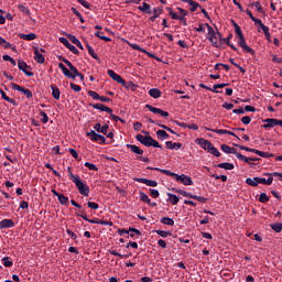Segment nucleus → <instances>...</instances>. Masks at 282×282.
<instances>
[{"label":"nucleus","mask_w":282,"mask_h":282,"mask_svg":"<svg viewBox=\"0 0 282 282\" xmlns=\"http://www.w3.org/2000/svg\"><path fill=\"white\" fill-rule=\"evenodd\" d=\"M67 39L70 41V43L76 45V47H78L79 50H85V47H83V43H80V40H78L76 35L68 34Z\"/></svg>","instance_id":"19"},{"label":"nucleus","mask_w":282,"mask_h":282,"mask_svg":"<svg viewBox=\"0 0 282 282\" xmlns=\"http://www.w3.org/2000/svg\"><path fill=\"white\" fill-rule=\"evenodd\" d=\"M77 1L80 3V6H83L87 10H91V3H89L87 0H77Z\"/></svg>","instance_id":"63"},{"label":"nucleus","mask_w":282,"mask_h":282,"mask_svg":"<svg viewBox=\"0 0 282 282\" xmlns=\"http://www.w3.org/2000/svg\"><path fill=\"white\" fill-rule=\"evenodd\" d=\"M262 122H265V124L262 126L263 129H274V127H276V119L274 118L264 119Z\"/></svg>","instance_id":"16"},{"label":"nucleus","mask_w":282,"mask_h":282,"mask_svg":"<svg viewBox=\"0 0 282 282\" xmlns=\"http://www.w3.org/2000/svg\"><path fill=\"white\" fill-rule=\"evenodd\" d=\"M58 67L63 72L64 76H66V78H70L72 80H74V75L67 67H65V64L59 63Z\"/></svg>","instance_id":"20"},{"label":"nucleus","mask_w":282,"mask_h":282,"mask_svg":"<svg viewBox=\"0 0 282 282\" xmlns=\"http://www.w3.org/2000/svg\"><path fill=\"white\" fill-rule=\"evenodd\" d=\"M87 138H90L93 142H98L99 144H105L107 142V139L105 135L97 133L96 131L91 130L86 133Z\"/></svg>","instance_id":"4"},{"label":"nucleus","mask_w":282,"mask_h":282,"mask_svg":"<svg viewBox=\"0 0 282 282\" xmlns=\"http://www.w3.org/2000/svg\"><path fill=\"white\" fill-rule=\"evenodd\" d=\"M166 149L170 151H173L175 149L176 151L182 149V143H173V141H166L165 142Z\"/></svg>","instance_id":"28"},{"label":"nucleus","mask_w":282,"mask_h":282,"mask_svg":"<svg viewBox=\"0 0 282 282\" xmlns=\"http://www.w3.org/2000/svg\"><path fill=\"white\" fill-rule=\"evenodd\" d=\"M0 45L4 50H10V47H12V44H10V42L6 41V39H3L2 36H0Z\"/></svg>","instance_id":"45"},{"label":"nucleus","mask_w":282,"mask_h":282,"mask_svg":"<svg viewBox=\"0 0 282 282\" xmlns=\"http://www.w3.org/2000/svg\"><path fill=\"white\" fill-rule=\"evenodd\" d=\"M34 61L39 63V65H43V63H45V48L39 47V46H34Z\"/></svg>","instance_id":"2"},{"label":"nucleus","mask_w":282,"mask_h":282,"mask_svg":"<svg viewBox=\"0 0 282 282\" xmlns=\"http://www.w3.org/2000/svg\"><path fill=\"white\" fill-rule=\"evenodd\" d=\"M18 67L20 72H23V74H25V76H30V77L34 76V73L28 70V69H32V67H30L28 63H25L24 61L19 59Z\"/></svg>","instance_id":"7"},{"label":"nucleus","mask_w":282,"mask_h":282,"mask_svg":"<svg viewBox=\"0 0 282 282\" xmlns=\"http://www.w3.org/2000/svg\"><path fill=\"white\" fill-rule=\"evenodd\" d=\"M176 182H180L184 186H193V178L191 176L185 175V174H176Z\"/></svg>","instance_id":"5"},{"label":"nucleus","mask_w":282,"mask_h":282,"mask_svg":"<svg viewBox=\"0 0 282 282\" xmlns=\"http://www.w3.org/2000/svg\"><path fill=\"white\" fill-rule=\"evenodd\" d=\"M107 74L108 76H110V78H112V80H115V83H119V85L127 86V82L124 80V78H122V76L118 75L116 72L108 69Z\"/></svg>","instance_id":"8"},{"label":"nucleus","mask_w":282,"mask_h":282,"mask_svg":"<svg viewBox=\"0 0 282 282\" xmlns=\"http://www.w3.org/2000/svg\"><path fill=\"white\" fill-rule=\"evenodd\" d=\"M150 195L153 199H158V197H160V192L158 189L150 188Z\"/></svg>","instance_id":"64"},{"label":"nucleus","mask_w":282,"mask_h":282,"mask_svg":"<svg viewBox=\"0 0 282 282\" xmlns=\"http://www.w3.org/2000/svg\"><path fill=\"white\" fill-rule=\"evenodd\" d=\"M251 6H252L253 8H256V9H257V12H260V14H263V13H264L263 7L261 6V2L256 1V2L251 3Z\"/></svg>","instance_id":"50"},{"label":"nucleus","mask_w":282,"mask_h":282,"mask_svg":"<svg viewBox=\"0 0 282 282\" xmlns=\"http://www.w3.org/2000/svg\"><path fill=\"white\" fill-rule=\"evenodd\" d=\"M109 118H110V120H113L115 122H122V124H124L127 121H124V119H122V118H120V117H118V116H116V115H113V113H111L110 112V116H109Z\"/></svg>","instance_id":"56"},{"label":"nucleus","mask_w":282,"mask_h":282,"mask_svg":"<svg viewBox=\"0 0 282 282\" xmlns=\"http://www.w3.org/2000/svg\"><path fill=\"white\" fill-rule=\"evenodd\" d=\"M162 12H164V8H154L153 15L149 18V21L155 23V19H160V14H162Z\"/></svg>","instance_id":"18"},{"label":"nucleus","mask_w":282,"mask_h":282,"mask_svg":"<svg viewBox=\"0 0 282 282\" xmlns=\"http://www.w3.org/2000/svg\"><path fill=\"white\" fill-rule=\"evenodd\" d=\"M72 182L75 184L76 188L79 192V195H83L84 197H89V187L87 184L83 183L80 180V176L78 175H72Z\"/></svg>","instance_id":"1"},{"label":"nucleus","mask_w":282,"mask_h":282,"mask_svg":"<svg viewBox=\"0 0 282 282\" xmlns=\"http://www.w3.org/2000/svg\"><path fill=\"white\" fill-rule=\"evenodd\" d=\"M156 135L158 138H160V140H169L170 138L169 133L165 130H158Z\"/></svg>","instance_id":"37"},{"label":"nucleus","mask_w":282,"mask_h":282,"mask_svg":"<svg viewBox=\"0 0 282 282\" xmlns=\"http://www.w3.org/2000/svg\"><path fill=\"white\" fill-rule=\"evenodd\" d=\"M185 3H188V6H191V9H189L191 12H196L197 8H202V6H199V3H197L194 0H186Z\"/></svg>","instance_id":"33"},{"label":"nucleus","mask_w":282,"mask_h":282,"mask_svg":"<svg viewBox=\"0 0 282 282\" xmlns=\"http://www.w3.org/2000/svg\"><path fill=\"white\" fill-rule=\"evenodd\" d=\"M127 149H130L132 153H135L137 155H144V150L140 149L138 145L133 144H127Z\"/></svg>","instance_id":"23"},{"label":"nucleus","mask_w":282,"mask_h":282,"mask_svg":"<svg viewBox=\"0 0 282 282\" xmlns=\"http://www.w3.org/2000/svg\"><path fill=\"white\" fill-rule=\"evenodd\" d=\"M246 184H248V186H259V183L254 180V177L253 178L248 177L246 180Z\"/></svg>","instance_id":"61"},{"label":"nucleus","mask_w":282,"mask_h":282,"mask_svg":"<svg viewBox=\"0 0 282 282\" xmlns=\"http://www.w3.org/2000/svg\"><path fill=\"white\" fill-rule=\"evenodd\" d=\"M128 235L131 237V239H138L139 237L142 236V232L140 229H135L134 227H130Z\"/></svg>","instance_id":"22"},{"label":"nucleus","mask_w":282,"mask_h":282,"mask_svg":"<svg viewBox=\"0 0 282 282\" xmlns=\"http://www.w3.org/2000/svg\"><path fill=\"white\" fill-rule=\"evenodd\" d=\"M171 18L174 20V21H181V23L186 28V25H188V22L186 20V18L184 17H180L177 15V13L175 12H172L171 13Z\"/></svg>","instance_id":"24"},{"label":"nucleus","mask_w":282,"mask_h":282,"mask_svg":"<svg viewBox=\"0 0 282 282\" xmlns=\"http://www.w3.org/2000/svg\"><path fill=\"white\" fill-rule=\"evenodd\" d=\"M139 197L141 202H144L145 204H151V198H149V195H147L144 192H140Z\"/></svg>","instance_id":"41"},{"label":"nucleus","mask_w":282,"mask_h":282,"mask_svg":"<svg viewBox=\"0 0 282 282\" xmlns=\"http://www.w3.org/2000/svg\"><path fill=\"white\" fill-rule=\"evenodd\" d=\"M68 152L70 153V155H73L74 159L77 160V162H80V158L78 156V152L75 149L70 148L68 150Z\"/></svg>","instance_id":"62"},{"label":"nucleus","mask_w":282,"mask_h":282,"mask_svg":"<svg viewBox=\"0 0 282 282\" xmlns=\"http://www.w3.org/2000/svg\"><path fill=\"white\" fill-rule=\"evenodd\" d=\"M68 69H70V74L74 76V80H76V77L80 76V72H78V68H76L74 64H68Z\"/></svg>","instance_id":"35"},{"label":"nucleus","mask_w":282,"mask_h":282,"mask_svg":"<svg viewBox=\"0 0 282 282\" xmlns=\"http://www.w3.org/2000/svg\"><path fill=\"white\" fill-rule=\"evenodd\" d=\"M196 144H199L205 151H210L213 143L204 138L196 139Z\"/></svg>","instance_id":"12"},{"label":"nucleus","mask_w":282,"mask_h":282,"mask_svg":"<svg viewBox=\"0 0 282 282\" xmlns=\"http://www.w3.org/2000/svg\"><path fill=\"white\" fill-rule=\"evenodd\" d=\"M174 193H178V195H183V197H189V199H193V194L188 193L183 189H174Z\"/></svg>","instance_id":"46"},{"label":"nucleus","mask_w":282,"mask_h":282,"mask_svg":"<svg viewBox=\"0 0 282 282\" xmlns=\"http://www.w3.org/2000/svg\"><path fill=\"white\" fill-rule=\"evenodd\" d=\"M232 23H234V28L237 36L238 37L243 36V31H241V26H239V24H237L235 21Z\"/></svg>","instance_id":"54"},{"label":"nucleus","mask_w":282,"mask_h":282,"mask_svg":"<svg viewBox=\"0 0 282 282\" xmlns=\"http://www.w3.org/2000/svg\"><path fill=\"white\" fill-rule=\"evenodd\" d=\"M109 252H110L113 257H120V259H127V258L131 257V253L122 254V253H119L118 251H116V250H113V249H110Z\"/></svg>","instance_id":"40"},{"label":"nucleus","mask_w":282,"mask_h":282,"mask_svg":"<svg viewBox=\"0 0 282 282\" xmlns=\"http://www.w3.org/2000/svg\"><path fill=\"white\" fill-rule=\"evenodd\" d=\"M100 34H104L102 32L100 31H97L95 33V36H97L98 39H100L101 41H106V43H109V41H111V37H107L105 35H100Z\"/></svg>","instance_id":"55"},{"label":"nucleus","mask_w":282,"mask_h":282,"mask_svg":"<svg viewBox=\"0 0 282 282\" xmlns=\"http://www.w3.org/2000/svg\"><path fill=\"white\" fill-rule=\"evenodd\" d=\"M84 166H86V169H88L89 171H98V166H96V164L94 163L85 162Z\"/></svg>","instance_id":"59"},{"label":"nucleus","mask_w":282,"mask_h":282,"mask_svg":"<svg viewBox=\"0 0 282 282\" xmlns=\"http://www.w3.org/2000/svg\"><path fill=\"white\" fill-rule=\"evenodd\" d=\"M161 224H164L165 226H175V220L170 217H163L161 218Z\"/></svg>","instance_id":"39"},{"label":"nucleus","mask_w":282,"mask_h":282,"mask_svg":"<svg viewBox=\"0 0 282 282\" xmlns=\"http://www.w3.org/2000/svg\"><path fill=\"white\" fill-rule=\"evenodd\" d=\"M259 202H260L261 204H265V202H270V197H268V194L261 193V194H260V197H259Z\"/></svg>","instance_id":"60"},{"label":"nucleus","mask_w":282,"mask_h":282,"mask_svg":"<svg viewBox=\"0 0 282 282\" xmlns=\"http://www.w3.org/2000/svg\"><path fill=\"white\" fill-rule=\"evenodd\" d=\"M86 47L88 50L89 56H91V58H94L95 61L100 62V57H98V54H96V52L94 51V47H91V45L89 44H86Z\"/></svg>","instance_id":"31"},{"label":"nucleus","mask_w":282,"mask_h":282,"mask_svg":"<svg viewBox=\"0 0 282 282\" xmlns=\"http://www.w3.org/2000/svg\"><path fill=\"white\" fill-rule=\"evenodd\" d=\"M59 43L65 45V47H67V50H69V52H73V54H79L78 48H76V46H74L72 43H69V40H67L66 37H59Z\"/></svg>","instance_id":"10"},{"label":"nucleus","mask_w":282,"mask_h":282,"mask_svg":"<svg viewBox=\"0 0 282 282\" xmlns=\"http://www.w3.org/2000/svg\"><path fill=\"white\" fill-rule=\"evenodd\" d=\"M6 228H14V220L4 218L0 221V230H6Z\"/></svg>","instance_id":"14"},{"label":"nucleus","mask_w":282,"mask_h":282,"mask_svg":"<svg viewBox=\"0 0 282 282\" xmlns=\"http://www.w3.org/2000/svg\"><path fill=\"white\" fill-rule=\"evenodd\" d=\"M138 10H140V12H144V14H152L151 4L147 2H143L142 6L138 7Z\"/></svg>","instance_id":"25"},{"label":"nucleus","mask_w":282,"mask_h":282,"mask_svg":"<svg viewBox=\"0 0 282 282\" xmlns=\"http://www.w3.org/2000/svg\"><path fill=\"white\" fill-rule=\"evenodd\" d=\"M155 234L159 235V237H162L163 239H166V237H171V231H165V230H155Z\"/></svg>","instance_id":"44"},{"label":"nucleus","mask_w":282,"mask_h":282,"mask_svg":"<svg viewBox=\"0 0 282 282\" xmlns=\"http://www.w3.org/2000/svg\"><path fill=\"white\" fill-rule=\"evenodd\" d=\"M133 181L139 182V184H145V186H152V187L158 186V181H153V180L137 177V178H133Z\"/></svg>","instance_id":"13"},{"label":"nucleus","mask_w":282,"mask_h":282,"mask_svg":"<svg viewBox=\"0 0 282 282\" xmlns=\"http://www.w3.org/2000/svg\"><path fill=\"white\" fill-rule=\"evenodd\" d=\"M237 158L241 161V162H246V164H250L252 162L251 158L245 156L241 153L237 154Z\"/></svg>","instance_id":"47"},{"label":"nucleus","mask_w":282,"mask_h":282,"mask_svg":"<svg viewBox=\"0 0 282 282\" xmlns=\"http://www.w3.org/2000/svg\"><path fill=\"white\" fill-rule=\"evenodd\" d=\"M52 194L58 198L59 204H62V206H67V204H69V198L58 192H56V189H52Z\"/></svg>","instance_id":"11"},{"label":"nucleus","mask_w":282,"mask_h":282,"mask_svg":"<svg viewBox=\"0 0 282 282\" xmlns=\"http://www.w3.org/2000/svg\"><path fill=\"white\" fill-rule=\"evenodd\" d=\"M40 116L42 117V122L44 124H47V122L50 121V117H47V113L43 110H40Z\"/></svg>","instance_id":"57"},{"label":"nucleus","mask_w":282,"mask_h":282,"mask_svg":"<svg viewBox=\"0 0 282 282\" xmlns=\"http://www.w3.org/2000/svg\"><path fill=\"white\" fill-rule=\"evenodd\" d=\"M18 10H20V12H23V14H28V17H30V9L24 4H18Z\"/></svg>","instance_id":"53"},{"label":"nucleus","mask_w":282,"mask_h":282,"mask_svg":"<svg viewBox=\"0 0 282 282\" xmlns=\"http://www.w3.org/2000/svg\"><path fill=\"white\" fill-rule=\"evenodd\" d=\"M254 24L258 25V28H260L262 32H265V30L270 29L265 24H263V22L260 19L254 20Z\"/></svg>","instance_id":"51"},{"label":"nucleus","mask_w":282,"mask_h":282,"mask_svg":"<svg viewBox=\"0 0 282 282\" xmlns=\"http://www.w3.org/2000/svg\"><path fill=\"white\" fill-rule=\"evenodd\" d=\"M232 39V34H229L228 37L223 39L221 41L226 43V45H228V47H230L231 50H234V52H239V48H237V46H235V44L230 43V40Z\"/></svg>","instance_id":"29"},{"label":"nucleus","mask_w":282,"mask_h":282,"mask_svg":"<svg viewBox=\"0 0 282 282\" xmlns=\"http://www.w3.org/2000/svg\"><path fill=\"white\" fill-rule=\"evenodd\" d=\"M159 173H163V175H167L169 177H174L175 180L177 177V174H175L174 172H171V170L159 169Z\"/></svg>","instance_id":"43"},{"label":"nucleus","mask_w":282,"mask_h":282,"mask_svg":"<svg viewBox=\"0 0 282 282\" xmlns=\"http://www.w3.org/2000/svg\"><path fill=\"white\" fill-rule=\"evenodd\" d=\"M51 89H52L53 98H55V100H59V98H61V89H58L56 85H51Z\"/></svg>","instance_id":"30"},{"label":"nucleus","mask_w":282,"mask_h":282,"mask_svg":"<svg viewBox=\"0 0 282 282\" xmlns=\"http://www.w3.org/2000/svg\"><path fill=\"white\" fill-rule=\"evenodd\" d=\"M0 96H1L2 100H6V102H10L11 105H13V107H17V105H18L17 100L8 97L6 91H3V89H1V88H0Z\"/></svg>","instance_id":"21"},{"label":"nucleus","mask_w":282,"mask_h":282,"mask_svg":"<svg viewBox=\"0 0 282 282\" xmlns=\"http://www.w3.org/2000/svg\"><path fill=\"white\" fill-rule=\"evenodd\" d=\"M149 147H154V149H163L162 144H160V142L155 141V139H153V137L150 138V142L148 143V148Z\"/></svg>","instance_id":"38"},{"label":"nucleus","mask_w":282,"mask_h":282,"mask_svg":"<svg viewBox=\"0 0 282 282\" xmlns=\"http://www.w3.org/2000/svg\"><path fill=\"white\" fill-rule=\"evenodd\" d=\"M142 133H144L145 137L142 134H137L135 140L140 142V144H143V147H149V142L151 141V135H149V132L144 130L142 131Z\"/></svg>","instance_id":"6"},{"label":"nucleus","mask_w":282,"mask_h":282,"mask_svg":"<svg viewBox=\"0 0 282 282\" xmlns=\"http://www.w3.org/2000/svg\"><path fill=\"white\" fill-rule=\"evenodd\" d=\"M217 167L218 169H225V171H232L235 169V164L225 162V163H219L217 165Z\"/></svg>","instance_id":"34"},{"label":"nucleus","mask_w":282,"mask_h":282,"mask_svg":"<svg viewBox=\"0 0 282 282\" xmlns=\"http://www.w3.org/2000/svg\"><path fill=\"white\" fill-rule=\"evenodd\" d=\"M88 96H90L93 100H100V95L94 90H88Z\"/></svg>","instance_id":"58"},{"label":"nucleus","mask_w":282,"mask_h":282,"mask_svg":"<svg viewBox=\"0 0 282 282\" xmlns=\"http://www.w3.org/2000/svg\"><path fill=\"white\" fill-rule=\"evenodd\" d=\"M19 39H22L23 41H34L36 39V34L35 33H20L19 34Z\"/></svg>","instance_id":"27"},{"label":"nucleus","mask_w":282,"mask_h":282,"mask_svg":"<svg viewBox=\"0 0 282 282\" xmlns=\"http://www.w3.org/2000/svg\"><path fill=\"white\" fill-rule=\"evenodd\" d=\"M208 152L212 153V155H215V158H221V152H219V150L215 148V145H212Z\"/></svg>","instance_id":"42"},{"label":"nucleus","mask_w":282,"mask_h":282,"mask_svg":"<svg viewBox=\"0 0 282 282\" xmlns=\"http://www.w3.org/2000/svg\"><path fill=\"white\" fill-rule=\"evenodd\" d=\"M145 109L150 110L151 113H159L160 115V112H162V109L153 107V106H151L149 104L145 105Z\"/></svg>","instance_id":"49"},{"label":"nucleus","mask_w":282,"mask_h":282,"mask_svg":"<svg viewBox=\"0 0 282 282\" xmlns=\"http://www.w3.org/2000/svg\"><path fill=\"white\" fill-rule=\"evenodd\" d=\"M229 63H231V65H235V67H237L241 74H246V68L235 63V58L230 57Z\"/></svg>","instance_id":"48"},{"label":"nucleus","mask_w":282,"mask_h":282,"mask_svg":"<svg viewBox=\"0 0 282 282\" xmlns=\"http://www.w3.org/2000/svg\"><path fill=\"white\" fill-rule=\"evenodd\" d=\"M149 96H151V98H162V90L159 88H152L149 90Z\"/></svg>","instance_id":"26"},{"label":"nucleus","mask_w":282,"mask_h":282,"mask_svg":"<svg viewBox=\"0 0 282 282\" xmlns=\"http://www.w3.org/2000/svg\"><path fill=\"white\" fill-rule=\"evenodd\" d=\"M169 202L172 203L173 206H176V204L180 203V197L175 194L167 193Z\"/></svg>","instance_id":"36"},{"label":"nucleus","mask_w":282,"mask_h":282,"mask_svg":"<svg viewBox=\"0 0 282 282\" xmlns=\"http://www.w3.org/2000/svg\"><path fill=\"white\" fill-rule=\"evenodd\" d=\"M11 87L15 91H21V94H23L26 98H32V96H33L32 90L21 87L20 85L15 84V83H11Z\"/></svg>","instance_id":"9"},{"label":"nucleus","mask_w":282,"mask_h":282,"mask_svg":"<svg viewBox=\"0 0 282 282\" xmlns=\"http://www.w3.org/2000/svg\"><path fill=\"white\" fill-rule=\"evenodd\" d=\"M271 228H272V230H274V232H281L282 231V223L271 224Z\"/></svg>","instance_id":"52"},{"label":"nucleus","mask_w":282,"mask_h":282,"mask_svg":"<svg viewBox=\"0 0 282 282\" xmlns=\"http://www.w3.org/2000/svg\"><path fill=\"white\" fill-rule=\"evenodd\" d=\"M1 262L4 265V268H12V265H14V262L12 261V258H10V257H3L1 259Z\"/></svg>","instance_id":"32"},{"label":"nucleus","mask_w":282,"mask_h":282,"mask_svg":"<svg viewBox=\"0 0 282 282\" xmlns=\"http://www.w3.org/2000/svg\"><path fill=\"white\" fill-rule=\"evenodd\" d=\"M90 107H93V109H98L99 111H106V113H113V110L102 104H90Z\"/></svg>","instance_id":"15"},{"label":"nucleus","mask_w":282,"mask_h":282,"mask_svg":"<svg viewBox=\"0 0 282 282\" xmlns=\"http://www.w3.org/2000/svg\"><path fill=\"white\" fill-rule=\"evenodd\" d=\"M220 149H221V151H224V153H227V154L231 153L232 155H236V158H237V155H239V152H237V149L231 148L227 144L220 145Z\"/></svg>","instance_id":"17"},{"label":"nucleus","mask_w":282,"mask_h":282,"mask_svg":"<svg viewBox=\"0 0 282 282\" xmlns=\"http://www.w3.org/2000/svg\"><path fill=\"white\" fill-rule=\"evenodd\" d=\"M237 43L239 47H241V50H243L248 54H251V56H254L257 54V52H254V50L248 46V44L246 43V36L240 35L237 40Z\"/></svg>","instance_id":"3"}]
</instances>
